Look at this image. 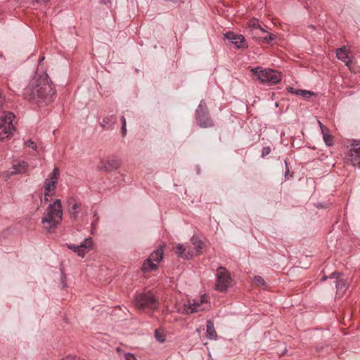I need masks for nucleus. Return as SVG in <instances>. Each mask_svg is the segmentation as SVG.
Masks as SVG:
<instances>
[{"label":"nucleus","mask_w":360,"mask_h":360,"mask_svg":"<svg viewBox=\"0 0 360 360\" xmlns=\"http://www.w3.org/2000/svg\"><path fill=\"white\" fill-rule=\"evenodd\" d=\"M122 136H125V135L127 134V124H124L123 125H122Z\"/></svg>","instance_id":"35"},{"label":"nucleus","mask_w":360,"mask_h":360,"mask_svg":"<svg viewBox=\"0 0 360 360\" xmlns=\"http://www.w3.org/2000/svg\"><path fill=\"white\" fill-rule=\"evenodd\" d=\"M168 1H176V0H168Z\"/></svg>","instance_id":"48"},{"label":"nucleus","mask_w":360,"mask_h":360,"mask_svg":"<svg viewBox=\"0 0 360 360\" xmlns=\"http://www.w3.org/2000/svg\"><path fill=\"white\" fill-rule=\"evenodd\" d=\"M233 280L229 271L224 266H219L216 272L215 289L225 292L232 286Z\"/></svg>","instance_id":"6"},{"label":"nucleus","mask_w":360,"mask_h":360,"mask_svg":"<svg viewBox=\"0 0 360 360\" xmlns=\"http://www.w3.org/2000/svg\"><path fill=\"white\" fill-rule=\"evenodd\" d=\"M326 278H327V277H323V278H322V281H325V280H326Z\"/></svg>","instance_id":"47"},{"label":"nucleus","mask_w":360,"mask_h":360,"mask_svg":"<svg viewBox=\"0 0 360 360\" xmlns=\"http://www.w3.org/2000/svg\"><path fill=\"white\" fill-rule=\"evenodd\" d=\"M336 57L344 62L346 65H349L352 63V60L349 56V51L347 50L346 46H341L336 50Z\"/></svg>","instance_id":"14"},{"label":"nucleus","mask_w":360,"mask_h":360,"mask_svg":"<svg viewBox=\"0 0 360 360\" xmlns=\"http://www.w3.org/2000/svg\"><path fill=\"white\" fill-rule=\"evenodd\" d=\"M204 302L203 299H201L200 301H194L193 303H191L188 301L186 304H184V311L186 314H191V313L199 312V311L204 310L205 308L202 307V304Z\"/></svg>","instance_id":"12"},{"label":"nucleus","mask_w":360,"mask_h":360,"mask_svg":"<svg viewBox=\"0 0 360 360\" xmlns=\"http://www.w3.org/2000/svg\"><path fill=\"white\" fill-rule=\"evenodd\" d=\"M63 210L62 201L56 200L49 204L46 208V212L41 219V222L47 231L56 229L63 221Z\"/></svg>","instance_id":"2"},{"label":"nucleus","mask_w":360,"mask_h":360,"mask_svg":"<svg viewBox=\"0 0 360 360\" xmlns=\"http://www.w3.org/2000/svg\"><path fill=\"white\" fill-rule=\"evenodd\" d=\"M250 27L252 28L253 30H259L260 32H265V29L262 28L261 25H259L258 20H253L252 22H251Z\"/></svg>","instance_id":"29"},{"label":"nucleus","mask_w":360,"mask_h":360,"mask_svg":"<svg viewBox=\"0 0 360 360\" xmlns=\"http://www.w3.org/2000/svg\"><path fill=\"white\" fill-rule=\"evenodd\" d=\"M196 169H197L198 174H200V166H197Z\"/></svg>","instance_id":"43"},{"label":"nucleus","mask_w":360,"mask_h":360,"mask_svg":"<svg viewBox=\"0 0 360 360\" xmlns=\"http://www.w3.org/2000/svg\"><path fill=\"white\" fill-rule=\"evenodd\" d=\"M68 248L71 249L74 252L78 253V245H68Z\"/></svg>","instance_id":"34"},{"label":"nucleus","mask_w":360,"mask_h":360,"mask_svg":"<svg viewBox=\"0 0 360 360\" xmlns=\"http://www.w3.org/2000/svg\"><path fill=\"white\" fill-rule=\"evenodd\" d=\"M56 89L51 81L49 80L47 74L41 76L35 75L29 85L23 90V95L27 100L34 103L51 102Z\"/></svg>","instance_id":"1"},{"label":"nucleus","mask_w":360,"mask_h":360,"mask_svg":"<svg viewBox=\"0 0 360 360\" xmlns=\"http://www.w3.org/2000/svg\"><path fill=\"white\" fill-rule=\"evenodd\" d=\"M103 4H108V2L110 1L111 0H101Z\"/></svg>","instance_id":"44"},{"label":"nucleus","mask_w":360,"mask_h":360,"mask_svg":"<svg viewBox=\"0 0 360 360\" xmlns=\"http://www.w3.org/2000/svg\"><path fill=\"white\" fill-rule=\"evenodd\" d=\"M163 255V250L162 248H158V250H154L150 253V259L153 261V263H159L161 259H162Z\"/></svg>","instance_id":"24"},{"label":"nucleus","mask_w":360,"mask_h":360,"mask_svg":"<svg viewBox=\"0 0 360 360\" xmlns=\"http://www.w3.org/2000/svg\"><path fill=\"white\" fill-rule=\"evenodd\" d=\"M25 143L28 147L32 148L34 150H36L37 148L36 143H34L32 140H28Z\"/></svg>","instance_id":"32"},{"label":"nucleus","mask_w":360,"mask_h":360,"mask_svg":"<svg viewBox=\"0 0 360 360\" xmlns=\"http://www.w3.org/2000/svg\"><path fill=\"white\" fill-rule=\"evenodd\" d=\"M264 33H266L265 36H263V37L258 38L259 43H267L268 44H270V43H271L272 41L276 39V35H275V34L274 33L266 32V30Z\"/></svg>","instance_id":"25"},{"label":"nucleus","mask_w":360,"mask_h":360,"mask_svg":"<svg viewBox=\"0 0 360 360\" xmlns=\"http://www.w3.org/2000/svg\"><path fill=\"white\" fill-rule=\"evenodd\" d=\"M193 250V248H191V246H188V248H186V251H192Z\"/></svg>","instance_id":"42"},{"label":"nucleus","mask_w":360,"mask_h":360,"mask_svg":"<svg viewBox=\"0 0 360 360\" xmlns=\"http://www.w3.org/2000/svg\"><path fill=\"white\" fill-rule=\"evenodd\" d=\"M224 37L230 40V41L235 45L236 49H247V47H248L245 37L242 35V34H236L229 31V32L224 34Z\"/></svg>","instance_id":"11"},{"label":"nucleus","mask_w":360,"mask_h":360,"mask_svg":"<svg viewBox=\"0 0 360 360\" xmlns=\"http://www.w3.org/2000/svg\"><path fill=\"white\" fill-rule=\"evenodd\" d=\"M347 161L354 167H360V140H354L347 155Z\"/></svg>","instance_id":"8"},{"label":"nucleus","mask_w":360,"mask_h":360,"mask_svg":"<svg viewBox=\"0 0 360 360\" xmlns=\"http://www.w3.org/2000/svg\"><path fill=\"white\" fill-rule=\"evenodd\" d=\"M195 121L201 128H210V127H213L214 124L205 100H201L197 107Z\"/></svg>","instance_id":"4"},{"label":"nucleus","mask_w":360,"mask_h":360,"mask_svg":"<svg viewBox=\"0 0 360 360\" xmlns=\"http://www.w3.org/2000/svg\"><path fill=\"white\" fill-rule=\"evenodd\" d=\"M34 4H46V2L49 1V0H32Z\"/></svg>","instance_id":"36"},{"label":"nucleus","mask_w":360,"mask_h":360,"mask_svg":"<svg viewBox=\"0 0 360 360\" xmlns=\"http://www.w3.org/2000/svg\"><path fill=\"white\" fill-rule=\"evenodd\" d=\"M191 243L193 245V250L189 252V253L192 254V257H195V255H199L202 249V242L200 240L199 238L192 237Z\"/></svg>","instance_id":"17"},{"label":"nucleus","mask_w":360,"mask_h":360,"mask_svg":"<svg viewBox=\"0 0 360 360\" xmlns=\"http://www.w3.org/2000/svg\"><path fill=\"white\" fill-rule=\"evenodd\" d=\"M330 278L335 279L336 293L338 294V295H343L348 286L349 279H347V278H345L343 275L338 273V271H334L332 273Z\"/></svg>","instance_id":"10"},{"label":"nucleus","mask_w":360,"mask_h":360,"mask_svg":"<svg viewBox=\"0 0 360 360\" xmlns=\"http://www.w3.org/2000/svg\"><path fill=\"white\" fill-rule=\"evenodd\" d=\"M206 337L209 339H217V333L215 330L214 323L212 320L207 321Z\"/></svg>","instance_id":"18"},{"label":"nucleus","mask_w":360,"mask_h":360,"mask_svg":"<svg viewBox=\"0 0 360 360\" xmlns=\"http://www.w3.org/2000/svg\"><path fill=\"white\" fill-rule=\"evenodd\" d=\"M287 90L290 94H297V96H302L304 98H310V96H314L313 91H306V89H296L294 87L289 86L287 88Z\"/></svg>","instance_id":"21"},{"label":"nucleus","mask_w":360,"mask_h":360,"mask_svg":"<svg viewBox=\"0 0 360 360\" xmlns=\"http://www.w3.org/2000/svg\"><path fill=\"white\" fill-rule=\"evenodd\" d=\"M61 360H79V359H77V356H72V355H69L68 356L65 357V359H63Z\"/></svg>","instance_id":"37"},{"label":"nucleus","mask_w":360,"mask_h":360,"mask_svg":"<svg viewBox=\"0 0 360 360\" xmlns=\"http://www.w3.org/2000/svg\"><path fill=\"white\" fill-rule=\"evenodd\" d=\"M124 359L125 360H137L136 356H134V355L132 354V353H126L124 354Z\"/></svg>","instance_id":"33"},{"label":"nucleus","mask_w":360,"mask_h":360,"mask_svg":"<svg viewBox=\"0 0 360 360\" xmlns=\"http://www.w3.org/2000/svg\"><path fill=\"white\" fill-rule=\"evenodd\" d=\"M117 122V117L115 115L111 114L108 115L102 119V122H101V125L103 128H109V127L114 126L115 123Z\"/></svg>","instance_id":"19"},{"label":"nucleus","mask_w":360,"mask_h":360,"mask_svg":"<svg viewBox=\"0 0 360 360\" xmlns=\"http://www.w3.org/2000/svg\"><path fill=\"white\" fill-rule=\"evenodd\" d=\"M94 219L91 223V233H94L96 230L97 225L99 222V217L98 215V211H94L93 214Z\"/></svg>","instance_id":"26"},{"label":"nucleus","mask_w":360,"mask_h":360,"mask_svg":"<svg viewBox=\"0 0 360 360\" xmlns=\"http://www.w3.org/2000/svg\"><path fill=\"white\" fill-rule=\"evenodd\" d=\"M175 253L183 259H192V254H189V252H186V246L184 245H176L175 248Z\"/></svg>","instance_id":"22"},{"label":"nucleus","mask_w":360,"mask_h":360,"mask_svg":"<svg viewBox=\"0 0 360 360\" xmlns=\"http://www.w3.org/2000/svg\"><path fill=\"white\" fill-rule=\"evenodd\" d=\"M59 176L60 169L56 167L44 181L45 196H50L51 191L55 190Z\"/></svg>","instance_id":"9"},{"label":"nucleus","mask_w":360,"mask_h":360,"mask_svg":"<svg viewBox=\"0 0 360 360\" xmlns=\"http://www.w3.org/2000/svg\"><path fill=\"white\" fill-rule=\"evenodd\" d=\"M323 136V141L326 143L327 146H332L333 143V137L330 136V134H326V132L323 131L322 129Z\"/></svg>","instance_id":"27"},{"label":"nucleus","mask_w":360,"mask_h":360,"mask_svg":"<svg viewBox=\"0 0 360 360\" xmlns=\"http://www.w3.org/2000/svg\"><path fill=\"white\" fill-rule=\"evenodd\" d=\"M4 97H3V96L1 94V91L0 90V110L1 108V105H2L3 103H4Z\"/></svg>","instance_id":"38"},{"label":"nucleus","mask_w":360,"mask_h":360,"mask_svg":"<svg viewBox=\"0 0 360 360\" xmlns=\"http://www.w3.org/2000/svg\"><path fill=\"white\" fill-rule=\"evenodd\" d=\"M65 275H63V277H62V283H63V287H66V283H65Z\"/></svg>","instance_id":"41"},{"label":"nucleus","mask_w":360,"mask_h":360,"mask_svg":"<svg viewBox=\"0 0 360 360\" xmlns=\"http://www.w3.org/2000/svg\"><path fill=\"white\" fill-rule=\"evenodd\" d=\"M252 71L257 76L261 82L267 83L269 85L279 83L281 80V73L272 69L262 70L261 68H254L252 69Z\"/></svg>","instance_id":"7"},{"label":"nucleus","mask_w":360,"mask_h":360,"mask_svg":"<svg viewBox=\"0 0 360 360\" xmlns=\"http://www.w3.org/2000/svg\"><path fill=\"white\" fill-rule=\"evenodd\" d=\"M28 164L26 162H19L17 164L13 165L12 167L8 171L9 175H14V174L25 173L27 171Z\"/></svg>","instance_id":"15"},{"label":"nucleus","mask_w":360,"mask_h":360,"mask_svg":"<svg viewBox=\"0 0 360 360\" xmlns=\"http://www.w3.org/2000/svg\"><path fill=\"white\" fill-rule=\"evenodd\" d=\"M15 115L11 111L5 112L0 117V141H4L6 139L13 135L15 128L13 124Z\"/></svg>","instance_id":"5"},{"label":"nucleus","mask_w":360,"mask_h":360,"mask_svg":"<svg viewBox=\"0 0 360 360\" xmlns=\"http://www.w3.org/2000/svg\"><path fill=\"white\" fill-rule=\"evenodd\" d=\"M134 304L139 310L148 309L155 311L159 307V300L150 290L136 293L134 297Z\"/></svg>","instance_id":"3"},{"label":"nucleus","mask_w":360,"mask_h":360,"mask_svg":"<svg viewBox=\"0 0 360 360\" xmlns=\"http://www.w3.org/2000/svg\"><path fill=\"white\" fill-rule=\"evenodd\" d=\"M285 165L286 166V171L285 172V175H287V174H288L290 172V169L288 167V163L287 160H285Z\"/></svg>","instance_id":"39"},{"label":"nucleus","mask_w":360,"mask_h":360,"mask_svg":"<svg viewBox=\"0 0 360 360\" xmlns=\"http://www.w3.org/2000/svg\"><path fill=\"white\" fill-rule=\"evenodd\" d=\"M68 205L70 206L71 217L74 219L78 218V209L81 206L80 202L75 200H68Z\"/></svg>","instance_id":"20"},{"label":"nucleus","mask_w":360,"mask_h":360,"mask_svg":"<svg viewBox=\"0 0 360 360\" xmlns=\"http://www.w3.org/2000/svg\"><path fill=\"white\" fill-rule=\"evenodd\" d=\"M158 264L156 263H153V260L151 259V255L146 259L142 266V270L143 272L153 271V270H156L158 269Z\"/></svg>","instance_id":"23"},{"label":"nucleus","mask_w":360,"mask_h":360,"mask_svg":"<svg viewBox=\"0 0 360 360\" xmlns=\"http://www.w3.org/2000/svg\"><path fill=\"white\" fill-rule=\"evenodd\" d=\"M270 152H271V147H269V146L263 147V148L262 149V157H265V156L268 155V154H269Z\"/></svg>","instance_id":"31"},{"label":"nucleus","mask_w":360,"mask_h":360,"mask_svg":"<svg viewBox=\"0 0 360 360\" xmlns=\"http://www.w3.org/2000/svg\"><path fill=\"white\" fill-rule=\"evenodd\" d=\"M44 201H49V196H46L45 194H44Z\"/></svg>","instance_id":"45"},{"label":"nucleus","mask_w":360,"mask_h":360,"mask_svg":"<svg viewBox=\"0 0 360 360\" xmlns=\"http://www.w3.org/2000/svg\"><path fill=\"white\" fill-rule=\"evenodd\" d=\"M44 59V57H41V59H39V62L43 61Z\"/></svg>","instance_id":"46"},{"label":"nucleus","mask_w":360,"mask_h":360,"mask_svg":"<svg viewBox=\"0 0 360 360\" xmlns=\"http://www.w3.org/2000/svg\"><path fill=\"white\" fill-rule=\"evenodd\" d=\"M93 245L91 237L86 238L82 243L78 245L77 255L80 257H84L87 249H90Z\"/></svg>","instance_id":"16"},{"label":"nucleus","mask_w":360,"mask_h":360,"mask_svg":"<svg viewBox=\"0 0 360 360\" xmlns=\"http://www.w3.org/2000/svg\"><path fill=\"white\" fill-rule=\"evenodd\" d=\"M120 120L122 122V124H127L126 118L124 117V115L121 116Z\"/></svg>","instance_id":"40"},{"label":"nucleus","mask_w":360,"mask_h":360,"mask_svg":"<svg viewBox=\"0 0 360 360\" xmlns=\"http://www.w3.org/2000/svg\"><path fill=\"white\" fill-rule=\"evenodd\" d=\"M254 281L258 286H266V282H265L264 278L261 277V276H255Z\"/></svg>","instance_id":"28"},{"label":"nucleus","mask_w":360,"mask_h":360,"mask_svg":"<svg viewBox=\"0 0 360 360\" xmlns=\"http://www.w3.org/2000/svg\"><path fill=\"white\" fill-rule=\"evenodd\" d=\"M155 337L157 340H158L160 342H164L165 340V336L162 333H160L158 330H155Z\"/></svg>","instance_id":"30"},{"label":"nucleus","mask_w":360,"mask_h":360,"mask_svg":"<svg viewBox=\"0 0 360 360\" xmlns=\"http://www.w3.org/2000/svg\"><path fill=\"white\" fill-rule=\"evenodd\" d=\"M120 165V162L117 159L107 160L105 162V160H101L99 169L103 171H112V169H117Z\"/></svg>","instance_id":"13"}]
</instances>
